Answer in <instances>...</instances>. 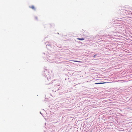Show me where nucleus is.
Instances as JSON below:
<instances>
[{
    "label": "nucleus",
    "mask_w": 132,
    "mask_h": 132,
    "mask_svg": "<svg viewBox=\"0 0 132 132\" xmlns=\"http://www.w3.org/2000/svg\"><path fill=\"white\" fill-rule=\"evenodd\" d=\"M30 8L32 9L33 10H35V6L34 5H32L31 6H30L29 7Z\"/></svg>",
    "instance_id": "f257e3e1"
},
{
    "label": "nucleus",
    "mask_w": 132,
    "mask_h": 132,
    "mask_svg": "<svg viewBox=\"0 0 132 132\" xmlns=\"http://www.w3.org/2000/svg\"><path fill=\"white\" fill-rule=\"evenodd\" d=\"M106 82H99V83H95V84H103L106 83Z\"/></svg>",
    "instance_id": "f03ea898"
},
{
    "label": "nucleus",
    "mask_w": 132,
    "mask_h": 132,
    "mask_svg": "<svg viewBox=\"0 0 132 132\" xmlns=\"http://www.w3.org/2000/svg\"><path fill=\"white\" fill-rule=\"evenodd\" d=\"M77 39L80 40H84V39L83 38H77Z\"/></svg>",
    "instance_id": "7ed1b4c3"
},
{
    "label": "nucleus",
    "mask_w": 132,
    "mask_h": 132,
    "mask_svg": "<svg viewBox=\"0 0 132 132\" xmlns=\"http://www.w3.org/2000/svg\"><path fill=\"white\" fill-rule=\"evenodd\" d=\"M72 61H73L75 62H78L82 63L80 61H78L73 60Z\"/></svg>",
    "instance_id": "20e7f679"
},
{
    "label": "nucleus",
    "mask_w": 132,
    "mask_h": 132,
    "mask_svg": "<svg viewBox=\"0 0 132 132\" xmlns=\"http://www.w3.org/2000/svg\"><path fill=\"white\" fill-rule=\"evenodd\" d=\"M96 56V55H94V56L93 57H95V56Z\"/></svg>",
    "instance_id": "39448f33"
},
{
    "label": "nucleus",
    "mask_w": 132,
    "mask_h": 132,
    "mask_svg": "<svg viewBox=\"0 0 132 132\" xmlns=\"http://www.w3.org/2000/svg\"><path fill=\"white\" fill-rule=\"evenodd\" d=\"M36 19H37V17H36Z\"/></svg>",
    "instance_id": "423d86ee"
},
{
    "label": "nucleus",
    "mask_w": 132,
    "mask_h": 132,
    "mask_svg": "<svg viewBox=\"0 0 132 132\" xmlns=\"http://www.w3.org/2000/svg\"><path fill=\"white\" fill-rule=\"evenodd\" d=\"M131 110H132V109H131Z\"/></svg>",
    "instance_id": "0eeeda50"
}]
</instances>
